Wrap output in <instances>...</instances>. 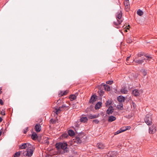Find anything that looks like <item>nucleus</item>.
<instances>
[{"mask_svg":"<svg viewBox=\"0 0 157 157\" xmlns=\"http://www.w3.org/2000/svg\"><path fill=\"white\" fill-rule=\"evenodd\" d=\"M35 147L31 144H29L26 150V153L25 155L29 157L32 156L34 151Z\"/></svg>","mask_w":157,"mask_h":157,"instance_id":"obj_1","label":"nucleus"},{"mask_svg":"<svg viewBox=\"0 0 157 157\" xmlns=\"http://www.w3.org/2000/svg\"><path fill=\"white\" fill-rule=\"evenodd\" d=\"M67 147V144L66 142H59L56 144V147L57 149L59 150L60 149L65 150Z\"/></svg>","mask_w":157,"mask_h":157,"instance_id":"obj_2","label":"nucleus"},{"mask_svg":"<svg viewBox=\"0 0 157 157\" xmlns=\"http://www.w3.org/2000/svg\"><path fill=\"white\" fill-rule=\"evenodd\" d=\"M144 121L148 125H151L152 123L151 121V118L149 114H147L146 115L144 119Z\"/></svg>","mask_w":157,"mask_h":157,"instance_id":"obj_3","label":"nucleus"},{"mask_svg":"<svg viewBox=\"0 0 157 157\" xmlns=\"http://www.w3.org/2000/svg\"><path fill=\"white\" fill-rule=\"evenodd\" d=\"M69 105H66L65 104H63L62 106L60 107H59V108L57 107L55 109V110L54 111V112L55 111V113L56 114H58L59 113V112L60 111V109L61 108H64L66 107H69Z\"/></svg>","mask_w":157,"mask_h":157,"instance_id":"obj_4","label":"nucleus"},{"mask_svg":"<svg viewBox=\"0 0 157 157\" xmlns=\"http://www.w3.org/2000/svg\"><path fill=\"white\" fill-rule=\"evenodd\" d=\"M142 93V90L135 89L132 91V93L135 96H138Z\"/></svg>","mask_w":157,"mask_h":157,"instance_id":"obj_5","label":"nucleus"},{"mask_svg":"<svg viewBox=\"0 0 157 157\" xmlns=\"http://www.w3.org/2000/svg\"><path fill=\"white\" fill-rule=\"evenodd\" d=\"M156 128L155 126H152L149 128V133H154L156 131Z\"/></svg>","mask_w":157,"mask_h":157,"instance_id":"obj_6","label":"nucleus"},{"mask_svg":"<svg viewBox=\"0 0 157 157\" xmlns=\"http://www.w3.org/2000/svg\"><path fill=\"white\" fill-rule=\"evenodd\" d=\"M145 60V58H142L141 59H134L133 62H135V63L137 64H142L144 62V60Z\"/></svg>","mask_w":157,"mask_h":157,"instance_id":"obj_7","label":"nucleus"},{"mask_svg":"<svg viewBox=\"0 0 157 157\" xmlns=\"http://www.w3.org/2000/svg\"><path fill=\"white\" fill-rule=\"evenodd\" d=\"M41 126L40 124H37L35 126V130L37 132H39L41 130Z\"/></svg>","mask_w":157,"mask_h":157,"instance_id":"obj_8","label":"nucleus"},{"mask_svg":"<svg viewBox=\"0 0 157 157\" xmlns=\"http://www.w3.org/2000/svg\"><path fill=\"white\" fill-rule=\"evenodd\" d=\"M113 107L112 106H111L107 109L106 112L107 114L109 115L110 114H112L113 113Z\"/></svg>","mask_w":157,"mask_h":157,"instance_id":"obj_9","label":"nucleus"},{"mask_svg":"<svg viewBox=\"0 0 157 157\" xmlns=\"http://www.w3.org/2000/svg\"><path fill=\"white\" fill-rule=\"evenodd\" d=\"M117 100L118 101L122 103L124 101L125 98L124 97L122 96H120L117 97Z\"/></svg>","mask_w":157,"mask_h":157,"instance_id":"obj_10","label":"nucleus"},{"mask_svg":"<svg viewBox=\"0 0 157 157\" xmlns=\"http://www.w3.org/2000/svg\"><path fill=\"white\" fill-rule=\"evenodd\" d=\"M122 16V14L121 12H118L116 14V19L117 20H121V18Z\"/></svg>","mask_w":157,"mask_h":157,"instance_id":"obj_11","label":"nucleus"},{"mask_svg":"<svg viewBox=\"0 0 157 157\" xmlns=\"http://www.w3.org/2000/svg\"><path fill=\"white\" fill-rule=\"evenodd\" d=\"M96 96L94 95H92L90 100V102L93 103L94 101H95L96 100L97 98H96Z\"/></svg>","mask_w":157,"mask_h":157,"instance_id":"obj_12","label":"nucleus"},{"mask_svg":"<svg viewBox=\"0 0 157 157\" xmlns=\"http://www.w3.org/2000/svg\"><path fill=\"white\" fill-rule=\"evenodd\" d=\"M116 119V118L113 116H111L109 117L108 121L109 122H112L115 120Z\"/></svg>","mask_w":157,"mask_h":157,"instance_id":"obj_13","label":"nucleus"},{"mask_svg":"<svg viewBox=\"0 0 157 157\" xmlns=\"http://www.w3.org/2000/svg\"><path fill=\"white\" fill-rule=\"evenodd\" d=\"M104 87L105 89V90L107 91H109L110 90V87L106 84H104L103 83L101 84V85H102Z\"/></svg>","mask_w":157,"mask_h":157,"instance_id":"obj_14","label":"nucleus"},{"mask_svg":"<svg viewBox=\"0 0 157 157\" xmlns=\"http://www.w3.org/2000/svg\"><path fill=\"white\" fill-rule=\"evenodd\" d=\"M144 56H145L147 58V59H145V60L146 62L147 61H149L152 59V56H151L150 55L145 54V55H144Z\"/></svg>","mask_w":157,"mask_h":157,"instance_id":"obj_15","label":"nucleus"},{"mask_svg":"<svg viewBox=\"0 0 157 157\" xmlns=\"http://www.w3.org/2000/svg\"><path fill=\"white\" fill-rule=\"evenodd\" d=\"M27 147L26 143L22 144L19 146V148L20 149H24Z\"/></svg>","mask_w":157,"mask_h":157,"instance_id":"obj_16","label":"nucleus"},{"mask_svg":"<svg viewBox=\"0 0 157 157\" xmlns=\"http://www.w3.org/2000/svg\"><path fill=\"white\" fill-rule=\"evenodd\" d=\"M88 121V118L86 117H82L80 118V121L82 122L85 123Z\"/></svg>","mask_w":157,"mask_h":157,"instance_id":"obj_17","label":"nucleus"},{"mask_svg":"<svg viewBox=\"0 0 157 157\" xmlns=\"http://www.w3.org/2000/svg\"><path fill=\"white\" fill-rule=\"evenodd\" d=\"M97 147L100 149H103L104 148L105 146L103 144L100 143L97 144Z\"/></svg>","mask_w":157,"mask_h":157,"instance_id":"obj_18","label":"nucleus"},{"mask_svg":"<svg viewBox=\"0 0 157 157\" xmlns=\"http://www.w3.org/2000/svg\"><path fill=\"white\" fill-rule=\"evenodd\" d=\"M117 108L120 110H122L123 109V104L122 103H120L117 105Z\"/></svg>","mask_w":157,"mask_h":157,"instance_id":"obj_19","label":"nucleus"},{"mask_svg":"<svg viewBox=\"0 0 157 157\" xmlns=\"http://www.w3.org/2000/svg\"><path fill=\"white\" fill-rule=\"evenodd\" d=\"M102 103L101 102H99L96 104L95 106V108L96 109H98L100 108L101 105Z\"/></svg>","mask_w":157,"mask_h":157,"instance_id":"obj_20","label":"nucleus"},{"mask_svg":"<svg viewBox=\"0 0 157 157\" xmlns=\"http://www.w3.org/2000/svg\"><path fill=\"white\" fill-rule=\"evenodd\" d=\"M121 92L123 94H127L128 93V90L126 88H122L121 90Z\"/></svg>","mask_w":157,"mask_h":157,"instance_id":"obj_21","label":"nucleus"},{"mask_svg":"<svg viewBox=\"0 0 157 157\" xmlns=\"http://www.w3.org/2000/svg\"><path fill=\"white\" fill-rule=\"evenodd\" d=\"M76 98V97L75 95H71L69 97L71 101H73L75 100Z\"/></svg>","mask_w":157,"mask_h":157,"instance_id":"obj_22","label":"nucleus"},{"mask_svg":"<svg viewBox=\"0 0 157 157\" xmlns=\"http://www.w3.org/2000/svg\"><path fill=\"white\" fill-rule=\"evenodd\" d=\"M69 135L71 136H73L75 135V132L74 131L71 130H69L68 131Z\"/></svg>","mask_w":157,"mask_h":157,"instance_id":"obj_23","label":"nucleus"},{"mask_svg":"<svg viewBox=\"0 0 157 157\" xmlns=\"http://www.w3.org/2000/svg\"><path fill=\"white\" fill-rule=\"evenodd\" d=\"M98 116L96 115H92V114L89 115L88 116V117L89 119H92L96 118L98 117Z\"/></svg>","mask_w":157,"mask_h":157,"instance_id":"obj_24","label":"nucleus"},{"mask_svg":"<svg viewBox=\"0 0 157 157\" xmlns=\"http://www.w3.org/2000/svg\"><path fill=\"white\" fill-rule=\"evenodd\" d=\"M117 22H114V24L116 26H118V25L120 24L122 22V20H117Z\"/></svg>","mask_w":157,"mask_h":157,"instance_id":"obj_25","label":"nucleus"},{"mask_svg":"<svg viewBox=\"0 0 157 157\" xmlns=\"http://www.w3.org/2000/svg\"><path fill=\"white\" fill-rule=\"evenodd\" d=\"M137 13L138 15L140 16H141L143 15V12L141 10L139 9L137 11Z\"/></svg>","mask_w":157,"mask_h":157,"instance_id":"obj_26","label":"nucleus"},{"mask_svg":"<svg viewBox=\"0 0 157 157\" xmlns=\"http://www.w3.org/2000/svg\"><path fill=\"white\" fill-rule=\"evenodd\" d=\"M37 135L36 133H35V134H33L31 135V138L33 140L36 139L37 138Z\"/></svg>","mask_w":157,"mask_h":157,"instance_id":"obj_27","label":"nucleus"},{"mask_svg":"<svg viewBox=\"0 0 157 157\" xmlns=\"http://www.w3.org/2000/svg\"><path fill=\"white\" fill-rule=\"evenodd\" d=\"M67 93L66 91L63 92L62 91H61L59 94V96H62L63 95H65Z\"/></svg>","mask_w":157,"mask_h":157,"instance_id":"obj_28","label":"nucleus"},{"mask_svg":"<svg viewBox=\"0 0 157 157\" xmlns=\"http://www.w3.org/2000/svg\"><path fill=\"white\" fill-rule=\"evenodd\" d=\"M20 155V152L19 151L15 153L14 155V157H18Z\"/></svg>","mask_w":157,"mask_h":157,"instance_id":"obj_29","label":"nucleus"},{"mask_svg":"<svg viewBox=\"0 0 157 157\" xmlns=\"http://www.w3.org/2000/svg\"><path fill=\"white\" fill-rule=\"evenodd\" d=\"M75 141L78 143H80L82 142L81 140L79 137H77L76 138Z\"/></svg>","mask_w":157,"mask_h":157,"instance_id":"obj_30","label":"nucleus"},{"mask_svg":"<svg viewBox=\"0 0 157 157\" xmlns=\"http://www.w3.org/2000/svg\"><path fill=\"white\" fill-rule=\"evenodd\" d=\"M141 71L142 73L144 76L146 75L147 74V73L145 70L142 69L141 70Z\"/></svg>","mask_w":157,"mask_h":157,"instance_id":"obj_31","label":"nucleus"},{"mask_svg":"<svg viewBox=\"0 0 157 157\" xmlns=\"http://www.w3.org/2000/svg\"><path fill=\"white\" fill-rule=\"evenodd\" d=\"M98 93L100 95L102 96L103 95L104 93V91L103 90H100L98 91Z\"/></svg>","mask_w":157,"mask_h":157,"instance_id":"obj_32","label":"nucleus"},{"mask_svg":"<svg viewBox=\"0 0 157 157\" xmlns=\"http://www.w3.org/2000/svg\"><path fill=\"white\" fill-rule=\"evenodd\" d=\"M137 55L138 56V57H140L143 56H144V53H143L140 52L138 53Z\"/></svg>","mask_w":157,"mask_h":157,"instance_id":"obj_33","label":"nucleus"},{"mask_svg":"<svg viewBox=\"0 0 157 157\" xmlns=\"http://www.w3.org/2000/svg\"><path fill=\"white\" fill-rule=\"evenodd\" d=\"M121 128L120 129V131H121V132H123L128 129V128L126 127L124 128Z\"/></svg>","mask_w":157,"mask_h":157,"instance_id":"obj_34","label":"nucleus"},{"mask_svg":"<svg viewBox=\"0 0 157 157\" xmlns=\"http://www.w3.org/2000/svg\"><path fill=\"white\" fill-rule=\"evenodd\" d=\"M113 82V81L109 80L106 82V83L107 84H109L110 85L112 84Z\"/></svg>","mask_w":157,"mask_h":157,"instance_id":"obj_35","label":"nucleus"},{"mask_svg":"<svg viewBox=\"0 0 157 157\" xmlns=\"http://www.w3.org/2000/svg\"><path fill=\"white\" fill-rule=\"evenodd\" d=\"M50 122L52 124H54L56 122V121L55 119H52L50 120Z\"/></svg>","mask_w":157,"mask_h":157,"instance_id":"obj_36","label":"nucleus"},{"mask_svg":"<svg viewBox=\"0 0 157 157\" xmlns=\"http://www.w3.org/2000/svg\"><path fill=\"white\" fill-rule=\"evenodd\" d=\"M1 114L3 116L5 115L6 114L5 110L2 109V111H1Z\"/></svg>","mask_w":157,"mask_h":157,"instance_id":"obj_37","label":"nucleus"},{"mask_svg":"<svg viewBox=\"0 0 157 157\" xmlns=\"http://www.w3.org/2000/svg\"><path fill=\"white\" fill-rule=\"evenodd\" d=\"M121 132V131H120V129L119 130L117 131V132H115L114 134L115 135H116L118 134Z\"/></svg>","mask_w":157,"mask_h":157,"instance_id":"obj_38","label":"nucleus"},{"mask_svg":"<svg viewBox=\"0 0 157 157\" xmlns=\"http://www.w3.org/2000/svg\"><path fill=\"white\" fill-rule=\"evenodd\" d=\"M93 121L95 123V124H98L99 122V121L97 119L94 120Z\"/></svg>","mask_w":157,"mask_h":157,"instance_id":"obj_39","label":"nucleus"},{"mask_svg":"<svg viewBox=\"0 0 157 157\" xmlns=\"http://www.w3.org/2000/svg\"><path fill=\"white\" fill-rule=\"evenodd\" d=\"M4 104L3 102L2 99H0V105H3Z\"/></svg>","mask_w":157,"mask_h":157,"instance_id":"obj_40","label":"nucleus"},{"mask_svg":"<svg viewBox=\"0 0 157 157\" xmlns=\"http://www.w3.org/2000/svg\"><path fill=\"white\" fill-rule=\"evenodd\" d=\"M124 5L127 6H128V5H129L128 2H124Z\"/></svg>","mask_w":157,"mask_h":157,"instance_id":"obj_41","label":"nucleus"},{"mask_svg":"<svg viewBox=\"0 0 157 157\" xmlns=\"http://www.w3.org/2000/svg\"><path fill=\"white\" fill-rule=\"evenodd\" d=\"M132 42V40H127V42L129 43H131Z\"/></svg>","mask_w":157,"mask_h":157,"instance_id":"obj_42","label":"nucleus"},{"mask_svg":"<svg viewBox=\"0 0 157 157\" xmlns=\"http://www.w3.org/2000/svg\"><path fill=\"white\" fill-rule=\"evenodd\" d=\"M130 56H128V57L127 58V59H126V61H128L129 60V59H130Z\"/></svg>","mask_w":157,"mask_h":157,"instance_id":"obj_43","label":"nucleus"},{"mask_svg":"<svg viewBox=\"0 0 157 157\" xmlns=\"http://www.w3.org/2000/svg\"><path fill=\"white\" fill-rule=\"evenodd\" d=\"M2 118L0 117V123L2 121Z\"/></svg>","mask_w":157,"mask_h":157,"instance_id":"obj_44","label":"nucleus"},{"mask_svg":"<svg viewBox=\"0 0 157 157\" xmlns=\"http://www.w3.org/2000/svg\"><path fill=\"white\" fill-rule=\"evenodd\" d=\"M2 134V131H0V136Z\"/></svg>","mask_w":157,"mask_h":157,"instance_id":"obj_45","label":"nucleus"},{"mask_svg":"<svg viewBox=\"0 0 157 157\" xmlns=\"http://www.w3.org/2000/svg\"><path fill=\"white\" fill-rule=\"evenodd\" d=\"M2 93V91L1 90H0V94Z\"/></svg>","mask_w":157,"mask_h":157,"instance_id":"obj_46","label":"nucleus"},{"mask_svg":"<svg viewBox=\"0 0 157 157\" xmlns=\"http://www.w3.org/2000/svg\"><path fill=\"white\" fill-rule=\"evenodd\" d=\"M26 132H27V131H25L24 132V133H25H25H26Z\"/></svg>","mask_w":157,"mask_h":157,"instance_id":"obj_47","label":"nucleus"},{"mask_svg":"<svg viewBox=\"0 0 157 157\" xmlns=\"http://www.w3.org/2000/svg\"><path fill=\"white\" fill-rule=\"evenodd\" d=\"M125 2H128L129 0H125Z\"/></svg>","mask_w":157,"mask_h":157,"instance_id":"obj_48","label":"nucleus"},{"mask_svg":"<svg viewBox=\"0 0 157 157\" xmlns=\"http://www.w3.org/2000/svg\"><path fill=\"white\" fill-rule=\"evenodd\" d=\"M116 28L118 29L119 28L118 26L116 27Z\"/></svg>","mask_w":157,"mask_h":157,"instance_id":"obj_49","label":"nucleus"},{"mask_svg":"<svg viewBox=\"0 0 157 157\" xmlns=\"http://www.w3.org/2000/svg\"><path fill=\"white\" fill-rule=\"evenodd\" d=\"M127 29H128V28H127Z\"/></svg>","mask_w":157,"mask_h":157,"instance_id":"obj_50","label":"nucleus"}]
</instances>
